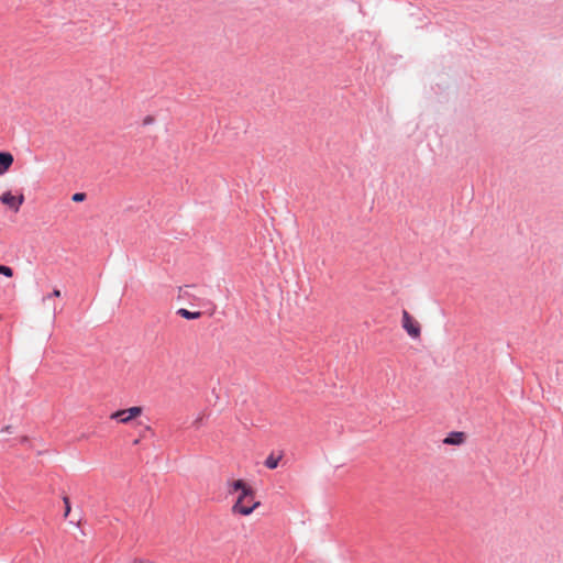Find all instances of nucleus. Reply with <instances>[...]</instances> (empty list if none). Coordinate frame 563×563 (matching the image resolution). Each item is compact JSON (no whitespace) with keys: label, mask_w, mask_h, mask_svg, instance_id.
I'll return each instance as SVG.
<instances>
[{"label":"nucleus","mask_w":563,"mask_h":563,"mask_svg":"<svg viewBox=\"0 0 563 563\" xmlns=\"http://www.w3.org/2000/svg\"><path fill=\"white\" fill-rule=\"evenodd\" d=\"M13 155L9 152L0 153V176L3 175L13 164Z\"/></svg>","instance_id":"39448f33"},{"label":"nucleus","mask_w":563,"mask_h":563,"mask_svg":"<svg viewBox=\"0 0 563 563\" xmlns=\"http://www.w3.org/2000/svg\"><path fill=\"white\" fill-rule=\"evenodd\" d=\"M143 413V408L140 406L130 407L128 409L118 410L111 413L110 419L117 420L120 423L128 424L132 420L139 418Z\"/></svg>","instance_id":"7ed1b4c3"},{"label":"nucleus","mask_w":563,"mask_h":563,"mask_svg":"<svg viewBox=\"0 0 563 563\" xmlns=\"http://www.w3.org/2000/svg\"><path fill=\"white\" fill-rule=\"evenodd\" d=\"M86 198V195L84 192H77L73 196V200L75 202H80V201H84Z\"/></svg>","instance_id":"ddd939ff"},{"label":"nucleus","mask_w":563,"mask_h":563,"mask_svg":"<svg viewBox=\"0 0 563 563\" xmlns=\"http://www.w3.org/2000/svg\"><path fill=\"white\" fill-rule=\"evenodd\" d=\"M179 316H181L183 318L185 319H188V320H195V319H199L201 317V312L200 311H195V312H191L187 309H179L178 312H177Z\"/></svg>","instance_id":"0eeeda50"},{"label":"nucleus","mask_w":563,"mask_h":563,"mask_svg":"<svg viewBox=\"0 0 563 563\" xmlns=\"http://www.w3.org/2000/svg\"><path fill=\"white\" fill-rule=\"evenodd\" d=\"M229 493H239L232 506V512L241 516H250L261 503L255 499V492L243 479H235L229 484Z\"/></svg>","instance_id":"f257e3e1"},{"label":"nucleus","mask_w":563,"mask_h":563,"mask_svg":"<svg viewBox=\"0 0 563 563\" xmlns=\"http://www.w3.org/2000/svg\"><path fill=\"white\" fill-rule=\"evenodd\" d=\"M0 201L7 206H9L11 209H13L15 212L19 211L20 206L24 202V196L20 195L19 197L12 196L10 191L3 192L0 196Z\"/></svg>","instance_id":"20e7f679"},{"label":"nucleus","mask_w":563,"mask_h":563,"mask_svg":"<svg viewBox=\"0 0 563 563\" xmlns=\"http://www.w3.org/2000/svg\"><path fill=\"white\" fill-rule=\"evenodd\" d=\"M0 275L11 278V277H13V269L9 266L0 264Z\"/></svg>","instance_id":"9b49d317"},{"label":"nucleus","mask_w":563,"mask_h":563,"mask_svg":"<svg viewBox=\"0 0 563 563\" xmlns=\"http://www.w3.org/2000/svg\"><path fill=\"white\" fill-rule=\"evenodd\" d=\"M465 441L464 432H451L444 440V444L460 445Z\"/></svg>","instance_id":"423d86ee"},{"label":"nucleus","mask_w":563,"mask_h":563,"mask_svg":"<svg viewBox=\"0 0 563 563\" xmlns=\"http://www.w3.org/2000/svg\"><path fill=\"white\" fill-rule=\"evenodd\" d=\"M280 459H282V455L275 456L274 454H271L265 460V466L269 470H274L278 466Z\"/></svg>","instance_id":"6e6552de"},{"label":"nucleus","mask_w":563,"mask_h":563,"mask_svg":"<svg viewBox=\"0 0 563 563\" xmlns=\"http://www.w3.org/2000/svg\"><path fill=\"white\" fill-rule=\"evenodd\" d=\"M135 563H151V562L135 561Z\"/></svg>","instance_id":"4468645a"},{"label":"nucleus","mask_w":563,"mask_h":563,"mask_svg":"<svg viewBox=\"0 0 563 563\" xmlns=\"http://www.w3.org/2000/svg\"><path fill=\"white\" fill-rule=\"evenodd\" d=\"M401 327L410 338H420L421 325L407 310H404L401 313Z\"/></svg>","instance_id":"f03ea898"},{"label":"nucleus","mask_w":563,"mask_h":563,"mask_svg":"<svg viewBox=\"0 0 563 563\" xmlns=\"http://www.w3.org/2000/svg\"><path fill=\"white\" fill-rule=\"evenodd\" d=\"M63 501H64V504H65V514H64V516H65V517H67V516L69 515V512H70V503H69V498H68L67 496H65V497L63 498Z\"/></svg>","instance_id":"f8f14e48"},{"label":"nucleus","mask_w":563,"mask_h":563,"mask_svg":"<svg viewBox=\"0 0 563 563\" xmlns=\"http://www.w3.org/2000/svg\"><path fill=\"white\" fill-rule=\"evenodd\" d=\"M62 296L60 290L54 288L52 292L46 294L42 297V301H52L55 298H59Z\"/></svg>","instance_id":"9d476101"},{"label":"nucleus","mask_w":563,"mask_h":563,"mask_svg":"<svg viewBox=\"0 0 563 563\" xmlns=\"http://www.w3.org/2000/svg\"><path fill=\"white\" fill-rule=\"evenodd\" d=\"M41 303L42 306L48 311L52 313L53 316V319L55 318L56 316V305L54 302V299L52 301H42L41 300Z\"/></svg>","instance_id":"1a4fd4ad"}]
</instances>
